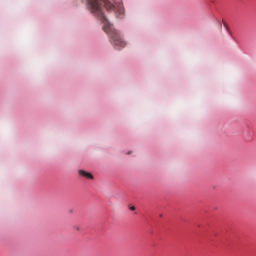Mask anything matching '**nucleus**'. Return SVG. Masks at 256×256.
Segmentation results:
<instances>
[{"label":"nucleus","instance_id":"nucleus-3","mask_svg":"<svg viewBox=\"0 0 256 256\" xmlns=\"http://www.w3.org/2000/svg\"><path fill=\"white\" fill-rule=\"evenodd\" d=\"M130 211H135V206L130 207Z\"/></svg>","mask_w":256,"mask_h":256},{"label":"nucleus","instance_id":"nucleus-1","mask_svg":"<svg viewBox=\"0 0 256 256\" xmlns=\"http://www.w3.org/2000/svg\"><path fill=\"white\" fill-rule=\"evenodd\" d=\"M79 175H81V177H86V179H93V175L89 172H85L84 170H79Z\"/></svg>","mask_w":256,"mask_h":256},{"label":"nucleus","instance_id":"nucleus-2","mask_svg":"<svg viewBox=\"0 0 256 256\" xmlns=\"http://www.w3.org/2000/svg\"><path fill=\"white\" fill-rule=\"evenodd\" d=\"M228 34L233 37V33H231V30L227 29Z\"/></svg>","mask_w":256,"mask_h":256}]
</instances>
